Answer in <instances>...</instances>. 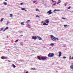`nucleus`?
I'll list each match as a JSON object with an SVG mask.
<instances>
[{
    "mask_svg": "<svg viewBox=\"0 0 73 73\" xmlns=\"http://www.w3.org/2000/svg\"><path fill=\"white\" fill-rule=\"evenodd\" d=\"M38 59L39 60H42L43 61L44 60H46L48 58V57H40V56H38L37 57Z\"/></svg>",
    "mask_w": 73,
    "mask_h": 73,
    "instance_id": "nucleus-1",
    "label": "nucleus"
},
{
    "mask_svg": "<svg viewBox=\"0 0 73 73\" xmlns=\"http://www.w3.org/2000/svg\"><path fill=\"white\" fill-rule=\"evenodd\" d=\"M51 36V40L53 41H55L56 40V37L54 36H53L52 35H50Z\"/></svg>",
    "mask_w": 73,
    "mask_h": 73,
    "instance_id": "nucleus-2",
    "label": "nucleus"
},
{
    "mask_svg": "<svg viewBox=\"0 0 73 73\" xmlns=\"http://www.w3.org/2000/svg\"><path fill=\"white\" fill-rule=\"evenodd\" d=\"M48 56L49 57H53L54 56V54L53 53H50L48 54Z\"/></svg>",
    "mask_w": 73,
    "mask_h": 73,
    "instance_id": "nucleus-3",
    "label": "nucleus"
},
{
    "mask_svg": "<svg viewBox=\"0 0 73 73\" xmlns=\"http://www.w3.org/2000/svg\"><path fill=\"white\" fill-rule=\"evenodd\" d=\"M52 11V10H50L49 11H48L47 12V13H49L48 15H50V14H52V13L51 12Z\"/></svg>",
    "mask_w": 73,
    "mask_h": 73,
    "instance_id": "nucleus-4",
    "label": "nucleus"
},
{
    "mask_svg": "<svg viewBox=\"0 0 73 73\" xmlns=\"http://www.w3.org/2000/svg\"><path fill=\"white\" fill-rule=\"evenodd\" d=\"M37 38L38 39H39V40H42V38L40 36H37Z\"/></svg>",
    "mask_w": 73,
    "mask_h": 73,
    "instance_id": "nucleus-5",
    "label": "nucleus"
},
{
    "mask_svg": "<svg viewBox=\"0 0 73 73\" xmlns=\"http://www.w3.org/2000/svg\"><path fill=\"white\" fill-rule=\"evenodd\" d=\"M49 19H48L45 20L46 22L45 23H49Z\"/></svg>",
    "mask_w": 73,
    "mask_h": 73,
    "instance_id": "nucleus-6",
    "label": "nucleus"
},
{
    "mask_svg": "<svg viewBox=\"0 0 73 73\" xmlns=\"http://www.w3.org/2000/svg\"><path fill=\"white\" fill-rule=\"evenodd\" d=\"M33 39H34V40H36L37 39V37L36 36H33Z\"/></svg>",
    "mask_w": 73,
    "mask_h": 73,
    "instance_id": "nucleus-7",
    "label": "nucleus"
},
{
    "mask_svg": "<svg viewBox=\"0 0 73 73\" xmlns=\"http://www.w3.org/2000/svg\"><path fill=\"white\" fill-rule=\"evenodd\" d=\"M1 58L2 59H3V60H4V59H6L7 58L5 57L2 56L1 57Z\"/></svg>",
    "mask_w": 73,
    "mask_h": 73,
    "instance_id": "nucleus-8",
    "label": "nucleus"
},
{
    "mask_svg": "<svg viewBox=\"0 0 73 73\" xmlns=\"http://www.w3.org/2000/svg\"><path fill=\"white\" fill-rule=\"evenodd\" d=\"M53 3L54 4H53L52 5H56V3H57V2H56V1H54Z\"/></svg>",
    "mask_w": 73,
    "mask_h": 73,
    "instance_id": "nucleus-9",
    "label": "nucleus"
},
{
    "mask_svg": "<svg viewBox=\"0 0 73 73\" xmlns=\"http://www.w3.org/2000/svg\"><path fill=\"white\" fill-rule=\"evenodd\" d=\"M62 54V53H61V52H59V56L60 57L61 56Z\"/></svg>",
    "mask_w": 73,
    "mask_h": 73,
    "instance_id": "nucleus-10",
    "label": "nucleus"
},
{
    "mask_svg": "<svg viewBox=\"0 0 73 73\" xmlns=\"http://www.w3.org/2000/svg\"><path fill=\"white\" fill-rule=\"evenodd\" d=\"M60 11L59 10H57V9H55L54 10L53 12H57V11Z\"/></svg>",
    "mask_w": 73,
    "mask_h": 73,
    "instance_id": "nucleus-11",
    "label": "nucleus"
},
{
    "mask_svg": "<svg viewBox=\"0 0 73 73\" xmlns=\"http://www.w3.org/2000/svg\"><path fill=\"white\" fill-rule=\"evenodd\" d=\"M27 26H28L29 28H31V26L29 24H27Z\"/></svg>",
    "mask_w": 73,
    "mask_h": 73,
    "instance_id": "nucleus-12",
    "label": "nucleus"
},
{
    "mask_svg": "<svg viewBox=\"0 0 73 73\" xmlns=\"http://www.w3.org/2000/svg\"><path fill=\"white\" fill-rule=\"evenodd\" d=\"M70 68L71 69H73V65H71L70 66Z\"/></svg>",
    "mask_w": 73,
    "mask_h": 73,
    "instance_id": "nucleus-13",
    "label": "nucleus"
},
{
    "mask_svg": "<svg viewBox=\"0 0 73 73\" xmlns=\"http://www.w3.org/2000/svg\"><path fill=\"white\" fill-rule=\"evenodd\" d=\"M12 66L14 68H16V66H15V65L13 64L12 65Z\"/></svg>",
    "mask_w": 73,
    "mask_h": 73,
    "instance_id": "nucleus-14",
    "label": "nucleus"
},
{
    "mask_svg": "<svg viewBox=\"0 0 73 73\" xmlns=\"http://www.w3.org/2000/svg\"><path fill=\"white\" fill-rule=\"evenodd\" d=\"M36 12H40V11H39L38 9H36Z\"/></svg>",
    "mask_w": 73,
    "mask_h": 73,
    "instance_id": "nucleus-15",
    "label": "nucleus"
},
{
    "mask_svg": "<svg viewBox=\"0 0 73 73\" xmlns=\"http://www.w3.org/2000/svg\"><path fill=\"white\" fill-rule=\"evenodd\" d=\"M3 4L5 5H7V2H3Z\"/></svg>",
    "mask_w": 73,
    "mask_h": 73,
    "instance_id": "nucleus-16",
    "label": "nucleus"
},
{
    "mask_svg": "<svg viewBox=\"0 0 73 73\" xmlns=\"http://www.w3.org/2000/svg\"><path fill=\"white\" fill-rule=\"evenodd\" d=\"M25 9V8H22L21 10H22V11H24V9Z\"/></svg>",
    "mask_w": 73,
    "mask_h": 73,
    "instance_id": "nucleus-17",
    "label": "nucleus"
},
{
    "mask_svg": "<svg viewBox=\"0 0 73 73\" xmlns=\"http://www.w3.org/2000/svg\"><path fill=\"white\" fill-rule=\"evenodd\" d=\"M21 25H24V24L23 22L21 23Z\"/></svg>",
    "mask_w": 73,
    "mask_h": 73,
    "instance_id": "nucleus-18",
    "label": "nucleus"
},
{
    "mask_svg": "<svg viewBox=\"0 0 73 73\" xmlns=\"http://www.w3.org/2000/svg\"><path fill=\"white\" fill-rule=\"evenodd\" d=\"M50 45L51 46H53V45H54V44H53V43H51L50 44Z\"/></svg>",
    "mask_w": 73,
    "mask_h": 73,
    "instance_id": "nucleus-19",
    "label": "nucleus"
},
{
    "mask_svg": "<svg viewBox=\"0 0 73 73\" xmlns=\"http://www.w3.org/2000/svg\"><path fill=\"white\" fill-rule=\"evenodd\" d=\"M31 69H32V70H36V69H35V68H31Z\"/></svg>",
    "mask_w": 73,
    "mask_h": 73,
    "instance_id": "nucleus-20",
    "label": "nucleus"
},
{
    "mask_svg": "<svg viewBox=\"0 0 73 73\" xmlns=\"http://www.w3.org/2000/svg\"><path fill=\"white\" fill-rule=\"evenodd\" d=\"M4 18H2L1 20V22H2L3 21V20H4Z\"/></svg>",
    "mask_w": 73,
    "mask_h": 73,
    "instance_id": "nucleus-21",
    "label": "nucleus"
},
{
    "mask_svg": "<svg viewBox=\"0 0 73 73\" xmlns=\"http://www.w3.org/2000/svg\"><path fill=\"white\" fill-rule=\"evenodd\" d=\"M31 20H29L28 21H27L26 22V23H29V21H30Z\"/></svg>",
    "mask_w": 73,
    "mask_h": 73,
    "instance_id": "nucleus-22",
    "label": "nucleus"
},
{
    "mask_svg": "<svg viewBox=\"0 0 73 73\" xmlns=\"http://www.w3.org/2000/svg\"><path fill=\"white\" fill-rule=\"evenodd\" d=\"M43 25H46V23H44Z\"/></svg>",
    "mask_w": 73,
    "mask_h": 73,
    "instance_id": "nucleus-23",
    "label": "nucleus"
},
{
    "mask_svg": "<svg viewBox=\"0 0 73 73\" xmlns=\"http://www.w3.org/2000/svg\"><path fill=\"white\" fill-rule=\"evenodd\" d=\"M66 58V56H64V57L63 58H64V59H65V58Z\"/></svg>",
    "mask_w": 73,
    "mask_h": 73,
    "instance_id": "nucleus-24",
    "label": "nucleus"
},
{
    "mask_svg": "<svg viewBox=\"0 0 73 73\" xmlns=\"http://www.w3.org/2000/svg\"><path fill=\"white\" fill-rule=\"evenodd\" d=\"M9 23V22L8 21L7 22V23H6V25H8V24Z\"/></svg>",
    "mask_w": 73,
    "mask_h": 73,
    "instance_id": "nucleus-25",
    "label": "nucleus"
},
{
    "mask_svg": "<svg viewBox=\"0 0 73 73\" xmlns=\"http://www.w3.org/2000/svg\"><path fill=\"white\" fill-rule=\"evenodd\" d=\"M36 1H33V3H36Z\"/></svg>",
    "mask_w": 73,
    "mask_h": 73,
    "instance_id": "nucleus-26",
    "label": "nucleus"
},
{
    "mask_svg": "<svg viewBox=\"0 0 73 73\" xmlns=\"http://www.w3.org/2000/svg\"><path fill=\"white\" fill-rule=\"evenodd\" d=\"M19 41V40H16V41H15V42H18V41Z\"/></svg>",
    "mask_w": 73,
    "mask_h": 73,
    "instance_id": "nucleus-27",
    "label": "nucleus"
},
{
    "mask_svg": "<svg viewBox=\"0 0 73 73\" xmlns=\"http://www.w3.org/2000/svg\"><path fill=\"white\" fill-rule=\"evenodd\" d=\"M70 59H72V56H70Z\"/></svg>",
    "mask_w": 73,
    "mask_h": 73,
    "instance_id": "nucleus-28",
    "label": "nucleus"
},
{
    "mask_svg": "<svg viewBox=\"0 0 73 73\" xmlns=\"http://www.w3.org/2000/svg\"><path fill=\"white\" fill-rule=\"evenodd\" d=\"M71 7H68V9H70V8Z\"/></svg>",
    "mask_w": 73,
    "mask_h": 73,
    "instance_id": "nucleus-29",
    "label": "nucleus"
},
{
    "mask_svg": "<svg viewBox=\"0 0 73 73\" xmlns=\"http://www.w3.org/2000/svg\"><path fill=\"white\" fill-rule=\"evenodd\" d=\"M8 29V27H7L5 29V30H6V29Z\"/></svg>",
    "mask_w": 73,
    "mask_h": 73,
    "instance_id": "nucleus-30",
    "label": "nucleus"
},
{
    "mask_svg": "<svg viewBox=\"0 0 73 73\" xmlns=\"http://www.w3.org/2000/svg\"><path fill=\"white\" fill-rule=\"evenodd\" d=\"M23 4H24V3H21L20 4V5H23Z\"/></svg>",
    "mask_w": 73,
    "mask_h": 73,
    "instance_id": "nucleus-31",
    "label": "nucleus"
},
{
    "mask_svg": "<svg viewBox=\"0 0 73 73\" xmlns=\"http://www.w3.org/2000/svg\"><path fill=\"white\" fill-rule=\"evenodd\" d=\"M12 14H10V17H12Z\"/></svg>",
    "mask_w": 73,
    "mask_h": 73,
    "instance_id": "nucleus-32",
    "label": "nucleus"
},
{
    "mask_svg": "<svg viewBox=\"0 0 73 73\" xmlns=\"http://www.w3.org/2000/svg\"><path fill=\"white\" fill-rule=\"evenodd\" d=\"M36 17H39V16L38 15H37L36 16Z\"/></svg>",
    "mask_w": 73,
    "mask_h": 73,
    "instance_id": "nucleus-33",
    "label": "nucleus"
},
{
    "mask_svg": "<svg viewBox=\"0 0 73 73\" xmlns=\"http://www.w3.org/2000/svg\"><path fill=\"white\" fill-rule=\"evenodd\" d=\"M62 19H63L64 20H65L66 19V18H62Z\"/></svg>",
    "mask_w": 73,
    "mask_h": 73,
    "instance_id": "nucleus-34",
    "label": "nucleus"
},
{
    "mask_svg": "<svg viewBox=\"0 0 73 73\" xmlns=\"http://www.w3.org/2000/svg\"><path fill=\"white\" fill-rule=\"evenodd\" d=\"M56 39L57 40H59V39H58V38H56Z\"/></svg>",
    "mask_w": 73,
    "mask_h": 73,
    "instance_id": "nucleus-35",
    "label": "nucleus"
},
{
    "mask_svg": "<svg viewBox=\"0 0 73 73\" xmlns=\"http://www.w3.org/2000/svg\"><path fill=\"white\" fill-rule=\"evenodd\" d=\"M67 25H64V27H67Z\"/></svg>",
    "mask_w": 73,
    "mask_h": 73,
    "instance_id": "nucleus-36",
    "label": "nucleus"
},
{
    "mask_svg": "<svg viewBox=\"0 0 73 73\" xmlns=\"http://www.w3.org/2000/svg\"><path fill=\"white\" fill-rule=\"evenodd\" d=\"M61 3V1H60L58 3H57V4H59V3Z\"/></svg>",
    "mask_w": 73,
    "mask_h": 73,
    "instance_id": "nucleus-37",
    "label": "nucleus"
},
{
    "mask_svg": "<svg viewBox=\"0 0 73 73\" xmlns=\"http://www.w3.org/2000/svg\"><path fill=\"white\" fill-rule=\"evenodd\" d=\"M5 9H2V11H4V10H5Z\"/></svg>",
    "mask_w": 73,
    "mask_h": 73,
    "instance_id": "nucleus-38",
    "label": "nucleus"
},
{
    "mask_svg": "<svg viewBox=\"0 0 73 73\" xmlns=\"http://www.w3.org/2000/svg\"><path fill=\"white\" fill-rule=\"evenodd\" d=\"M3 28H1V30H3Z\"/></svg>",
    "mask_w": 73,
    "mask_h": 73,
    "instance_id": "nucleus-39",
    "label": "nucleus"
},
{
    "mask_svg": "<svg viewBox=\"0 0 73 73\" xmlns=\"http://www.w3.org/2000/svg\"><path fill=\"white\" fill-rule=\"evenodd\" d=\"M8 62H11V61H10L9 60H8Z\"/></svg>",
    "mask_w": 73,
    "mask_h": 73,
    "instance_id": "nucleus-40",
    "label": "nucleus"
},
{
    "mask_svg": "<svg viewBox=\"0 0 73 73\" xmlns=\"http://www.w3.org/2000/svg\"><path fill=\"white\" fill-rule=\"evenodd\" d=\"M22 36H23V35H21L20 36V37H21Z\"/></svg>",
    "mask_w": 73,
    "mask_h": 73,
    "instance_id": "nucleus-41",
    "label": "nucleus"
},
{
    "mask_svg": "<svg viewBox=\"0 0 73 73\" xmlns=\"http://www.w3.org/2000/svg\"><path fill=\"white\" fill-rule=\"evenodd\" d=\"M48 25V23H47V24L46 23V25Z\"/></svg>",
    "mask_w": 73,
    "mask_h": 73,
    "instance_id": "nucleus-42",
    "label": "nucleus"
},
{
    "mask_svg": "<svg viewBox=\"0 0 73 73\" xmlns=\"http://www.w3.org/2000/svg\"><path fill=\"white\" fill-rule=\"evenodd\" d=\"M44 21H42V23H44Z\"/></svg>",
    "mask_w": 73,
    "mask_h": 73,
    "instance_id": "nucleus-43",
    "label": "nucleus"
},
{
    "mask_svg": "<svg viewBox=\"0 0 73 73\" xmlns=\"http://www.w3.org/2000/svg\"><path fill=\"white\" fill-rule=\"evenodd\" d=\"M65 46H62L63 47H65Z\"/></svg>",
    "mask_w": 73,
    "mask_h": 73,
    "instance_id": "nucleus-44",
    "label": "nucleus"
},
{
    "mask_svg": "<svg viewBox=\"0 0 73 73\" xmlns=\"http://www.w3.org/2000/svg\"><path fill=\"white\" fill-rule=\"evenodd\" d=\"M24 11H27V10H25V9H24Z\"/></svg>",
    "mask_w": 73,
    "mask_h": 73,
    "instance_id": "nucleus-45",
    "label": "nucleus"
},
{
    "mask_svg": "<svg viewBox=\"0 0 73 73\" xmlns=\"http://www.w3.org/2000/svg\"><path fill=\"white\" fill-rule=\"evenodd\" d=\"M5 30L3 31V32H5Z\"/></svg>",
    "mask_w": 73,
    "mask_h": 73,
    "instance_id": "nucleus-46",
    "label": "nucleus"
},
{
    "mask_svg": "<svg viewBox=\"0 0 73 73\" xmlns=\"http://www.w3.org/2000/svg\"><path fill=\"white\" fill-rule=\"evenodd\" d=\"M54 1L53 0H52V3H53Z\"/></svg>",
    "mask_w": 73,
    "mask_h": 73,
    "instance_id": "nucleus-47",
    "label": "nucleus"
},
{
    "mask_svg": "<svg viewBox=\"0 0 73 73\" xmlns=\"http://www.w3.org/2000/svg\"><path fill=\"white\" fill-rule=\"evenodd\" d=\"M28 73V72H26V73Z\"/></svg>",
    "mask_w": 73,
    "mask_h": 73,
    "instance_id": "nucleus-48",
    "label": "nucleus"
},
{
    "mask_svg": "<svg viewBox=\"0 0 73 73\" xmlns=\"http://www.w3.org/2000/svg\"><path fill=\"white\" fill-rule=\"evenodd\" d=\"M65 6H66V4H65Z\"/></svg>",
    "mask_w": 73,
    "mask_h": 73,
    "instance_id": "nucleus-49",
    "label": "nucleus"
},
{
    "mask_svg": "<svg viewBox=\"0 0 73 73\" xmlns=\"http://www.w3.org/2000/svg\"><path fill=\"white\" fill-rule=\"evenodd\" d=\"M72 60H73V57H72Z\"/></svg>",
    "mask_w": 73,
    "mask_h": 73,
    "instance_id": "nucleus-50",
    "label": "nucleus"
},
{
    "mask_svg": "<svg viewBox=\"0 0 73 73\" xmlns=\"http://www.w3.org/2000/svg\"><path fill=\"white\" fill-rule=\"evenodd\" d=\"M7 38H8V36H7Z\"/></svg>",
    "mask_w": 73,
    "mask_h": 73,
    "instance_id": "nucleus-51",
    "label": "nucleus"
},
{
    "mask_svg": "<svg viewBox=\"0 0 73 73\" xmlns=\"http://www.w3.org/2000/svg\"><path fill=\"white\" fill-rule=\"evenodd\" d=\"M5 1H7L8 0H5Z\"/></svg>",
    "mask_w": 73,
    "mask_h": 73,
    "instance_id": "nucleus-52",
    "label": "nucleus"
},
{
    "mask_svg": "<svg viewBox=\"0 0 73 73\" xmlns=\"http://www.w3.org/2000/svg\"><path fill=\"white\" fill-rule=\"evenodd\" d=\"M72 65H73V63H72Z\"/></svg>",
    "mask_w": 73,
    "mask_h": 73,
    "instance_id": "nucleus-53",
    "label": "nucleus"
}]
</instances>
